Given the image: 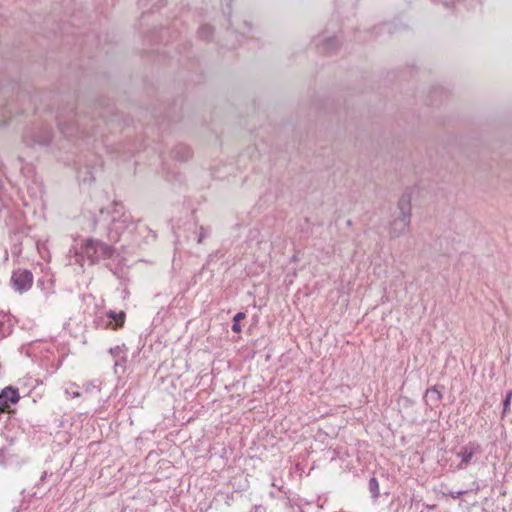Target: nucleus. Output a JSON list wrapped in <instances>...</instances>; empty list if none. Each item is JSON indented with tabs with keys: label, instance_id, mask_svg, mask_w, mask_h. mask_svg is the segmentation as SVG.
I'll use <instances>...</instances> for the list:
<instances>
[{
	"label": "nucleus",
	"instance_id": "obj_12",
	"mask_svg": "<svg viewBox=\"0 0 512 512\" xmlns=\"http://www.w3.org/2000/svg\"><path fill=\"white\" fill-rule=\"evenodd\" d=\"M369 491L374 500H377L380 495L379 483L375 477L370 478L368 483Z\"/></svg>",
	"mask_w": 512,
	"mask_h": 512
},
{
	"label": "nucleus",
	"instance_id": "obj_5",
	"mask_svg": "<svg viewBox=\"0 0 512 512\" xmlns=\"http://www.w3.org/2000/svg\"><path fill=\"white\" fill-rule=\"evenodd\" d=\"M481 447L476 442H469L457 453V456L461 459L460 463L457 465L459 470H464L470 464L473 456L475 454L480 453Z\"/></svg>",
	"mask_w": 512,
	"mask_h": 512
},
{
	"label": "nucleus",
	"instance_id": "obj_11",
	"mask_svg": "<svg viewBox=\"0 0 512 512\" xmlns=\"http://www.w3.org/2000/svg\"><path fill=\"white\" fill-rule=\"evenodd\" d=\"M426 397L432 403L437 404V403H439L441 401L442 394H441V392L436 387H432V388L427 389Z\"/></svg>",
	"mask_w": 512,
	"mask_h": 512
},
{
	"label": "nucleus",
	"instance_id": "obj_24",
	"mask_svg": "<svg viewBox=\"0 0 512 512\" xmlns=\"http://www.w3.org/2000/svg\"><path fill=\"white\" fill-rule=\"evenodd\" d=\"M6 124V120L0 121V125Z\"/></svg>",
	"mask_w": 512,
	"mask_h": 512
},
{
	"label": "nucleus",
	"instance_id": "obj_25",
	"mask_svg": "<svg viewBox=\"0 0 512 512\" xmlns=\"http://www.w3.org/2000/svg\"><path fill=\"white\" fill-rule=\"evenodd\" d=\"M37 283H38V285H41V284H43V281L42 280H38Z\"/></svg>",
	"mask_w": 512,
	"mask_h": 512
},
{
	"label": "nucleus",
	"instance_id": "obj_9",
	"mask_svg": "<svg viewBox=\"0 0 512 512\" xmlns=\"http://www.w3.org/2000/svg\"><path fill=\"white\" fill-rule=\"evenodd\" d=\"M174 157L181 161H187L191 157V149L184 144H180L174 149Z\"/></svg>",
	"mask_w": 512,
	"mask_h": 512
},
{
	"label": "nucleus",
	"instance_id": "obj_13",
	"mask_svg": "<svg viewBox=\"0 0 512 512\" xmlns=\"http://www.w3.org/2000/svg\"><path fill=\"white\" fill-rule=\"evenodd\" d=\"M199 37L202 39H209L213 34V27L211 25H202L198 30Z\"/></svg>",
	"mask_w": 512,
	"mask_h": 512
},
{
	"label": "nucleus",
	"instance_id": "obj_15",
	"mask_svg": "<svg viewBox=\"0 0 512 512\" xmlns=\"http://www.w3.org/2000/svg\"><path fill=\"white\" fill-rule=\"evenodd\" d=\"M207 235H208V230H207V228H205V227L201 226V227H200V232H199V237H198L197 242H198L199 244L203 243V240H204V238H205Z\"/></svg>",
	"mask_w": 512,
	"mask_h": 512
},
{
	"label": "nucleus",
	"instance_id": "obj_18",
	"mask_svg": "<svg viewBox=\"0 0 512 512\" xmlns=\"http://www.w3.org/2000/svg\"><path fill=\"white\" fill-rule=\"evenodd\" d=\"M9 409V404H7L4 400L0 399V415L7 412Z\"/></svg>",
	"mask_w": 512,
	"mask_h": 512
},
{
	"label": "nucleus",
	"instance_id": "obj_4",
	"mask_svg": "<svg viewBox=\"0 0 512 512\" xmlns=\"http://www.w3.org/2000/svg\"><path fill=\"white\" fill-rule=\"evenodd\" d=\"M10 282L12 288L22 294L32 287L33 274L27 269H17L13 271Z\"/></svg>",
	"mask_w": 512,
	"mask_h": 512
},
{
	"label": "nucleus",
	"instance_id": "obj_3",
	"mask_svg": "<svg viewBox=\"0 0 512 512\" xmlns=\"http://www.w3.org/2000/svg\"><path fill=\"white\" fill-rule=\"evenodd\" d=\"M52 140V130L44 124L29 128L23 135V142L29 147L48 146Z\"/></svg>",
	"mask_w": 512,
	"mask_h": 512
},
{
	"label": "nucleus",
	"instance_id": "obj_22",
	"mask_svg": "<svg viewBox=\"0 0 512 512\" xmlns=\"http://www.w3.org/2000/svg\"><path fill=\"white\" fill-rule=\"evenodd\" d=\"M464 493H466V491H459V492L457 493V496L463 495Z\"/></svg>",
	"mask_w": 512,
	"mask_h": 512
},
{
	"label": "nucleus",
	"instance_id": "obj_23",
	"mask_svg": "<svg viewBox=\"0 0 512 512\" xmlns=\"http://www.w3.org/2000/svg\"><path fill=\"white\" fill-rule=\"evenodd\" d=\"M112 223L115 225V223H116V218L115 217H113Z\"/></svg>",
	"mask_w": 512,
	"mask_h": 512
},
{
	"label": "nucleus",
	"instance_id": "obj_14",
	"mask_svg": "<svg viewBox=\"0 0 512 512\" xmlns=\"http://www.w3.org/2000/svg\"><path fill=\"white\" fill-rule=\"evenodd\" d=\"M512 399V390H508L506 392L505 398L503 400V416L510 411V404Z\"/></svg>",
	"mask_w": 512,
	"mask_h": 512
},
{
	"label": "nucleus",
	"instance_id": "obj_2",
	"mask_svg": "<svg viewBox=\"0 0 512 512\" xmlns=\"http://www.w3.org/2000/svg\"><path fill=\"white\" fill-rule=\"evenodd\" d=\"M81 250L91 263H97L102 259H109L114 253L112 246L92 238L85 241L81 246Z\"/></svg>",
	"mask_w": 512,
	"mask_h": 512
},
{
	"label": "nucleus",
	"instance_id": "obj_7",
	"mask_svg": "<svg viewBox=\"0 0 512 512\" xmlns=\"http://www.w3.org/2000/svg\"><path fill=\"white\" fill-rule=\"evenodd\" d=\"M58 126L65 137H72L78 133V124L72 122L67 124L61 116L58 117Z\"/></svg>",
	"mask_w": 512,
	"mask_h": 512
},
{
	"label": "nucleus",
	"instance_id": "obj_6",
	"mask_svg": "<svg viewBox=\"0 0 512 512\" xmlns=\"http://www.w3.org/2000/svg\"><path fill=\"white\" fill-rule=\"evenodd\" d=\"M0 399L4 400L7 404H15L19 401L20 395L18 389L8 386L0 392Z\"/></svg>",
	"mask_w": 512,
	"mask_h": 512
},
{
	"label": "nucleus",
	"instance_id": "obj_8",
	"mask_svg": "<svg viewBox=\"0 0 512 512\" xmlns=\"http://www.w3.org/2000/svg\"><path fill=\"white\" fill-rule=\"evenodd\" d=\"M107 316L110 319H113L115 321L114 325H112V323L109 322L107 327H111L113 330H117L118 328H121L124 325V322H125V313L124 312L116 313L113 310H109L107 312Z\"/></svg>",
	"mask_w": 512,
	"mask_h": 512
},
{
	"label": "nucleus",
	"instance_id": "obj_19",
	"mask_svg": "<svg viewBox=\"0 0 512 512\" xmlns=\"http://www.w3.org/2000/svg\"><path fill=\"white\" fill-rule=\"evenodd\" d=\"M246 318V314L244 312H238L234 317H233V322H237L239 323L241 320H244Z\"/></svg>",
	"mask_w": 512,
	"mask_h": 512
},
{
	"label": "nucleus",
	"instance_id": "obj_20",
	"mask_svg": "<svg viewBox=\"0 0 512 512\" xmlns=\"http://www.w3.org/2000/svg\"><path fill=\"white\" fill-rule=\"evenodd\" d=\"M241 330H242V328H241L240 323L233 322V324H232V331L236 332V333H239V332H241Z\"/></svg>",
	"mask_w": 512,
	"mask_h": 512
},
{
	"label": "nucleus",
	"instance_id": "obj_10",
	"mask_svg": "<svg viewBox=\"0 0 512 512\" xmlns=\"http://www.w3.org/2000/svg\"><path fill=\"white\" fill-rule=\"evenodd\" d=\"M339 46V41L336 37H331V38H327L322 46L320 47V50L323 52V53H327V54H330L332 52H334L335 50H337Z\"/></svg>",
	"mask_w": 512,
	"mask_h": 512
},
{
	"label": "nucleus",
	"instance_id": "obj_16",
	"mask_svg": "<svg viewBox=\"0 0 512 512\" xmlns=\"http://www.w3.org/2000/svg\"><path fill=\"white\" fill-rule=\"evenodd\" d=\"M83 387L86 392H91L93 389L99 390L98 386H96L93 382H87L83 385Z\"/></svg>",
	"mask_w": 512,
	"mask_h": 512
},
{
	"label": "nucleus",
	"instance_id": "obj_1",
	"mask_svg": "<svg viewBox=\"0 0 512 512\" xmlns=\"http://www.w3.org/2000/svg\"><path fill=\"white\" fill-rule=\"evenodd\" d=\"M399 215L393 219L389 227V236L398 238L405 235L411 223V197L403 194L398 201Z\"/></svg>",
	"mask_w": 512,
	"mask_h": 512
},
{
	"label": "nucleus",
	"instance_id": "obj_21",
	"mask_svg": "<svg viewBox=\"0 0 512 512\" xmlns=\"http://www.w3.org/2000/svg\"><path fill=\"white\" fill-rule=\"evenodd\" d=\"M73 397H80V393L79 392H74L73 393Z\"/></svg>",
	"mask_w": 512,
	"mask_h": 512
},
{
	"label": "nucleus",
	"instance_id": "obj_17",
	"mask_svg": "<svg viewBox=\"0 0 512 512\" xmlns=\"http://www.w3.org/2000/svg\"><path fill=\"white\" fill-rule=\"evenodd\" d=\"M122 352L121 350V347L120 346H116L114 348H111L109 350V353L113 356V357H118L120 355V353Z\"/></svg>",
	"mask_w": 512,
	"mask_h": 512
}]
</instances>
